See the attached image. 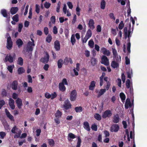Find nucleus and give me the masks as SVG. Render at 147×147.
<instances>
[{
    "mask_svg": "<svg viewBox=\"0 0 147 147\" xmlns=\"http://www.w3.org/2000/svg\"><path fill=\"white\" fill-rule=\"evenodd\" d=\"M127 77L128 78H131V75H132V70L131 69L129 70V71H128L127 73Z\"/></svg>",
    "mask_w": 147,
    "mask_h": 147,
    "instance_id": "nucleus-53",
    "label": "nucleus"
},
{
    "mask_svg": "<svg viewBox=\"0 0 147 147\" xmlns=\"http://www.w3.org/2000/svg\"><path fill=\"white\" fill-rule=\"evenodd\" d=\"M71 105L68 99L66 100L63 105V107L65 110H67L71 108Z\"/></svg>",
    "mask_w": 147,
    "mask_h": 147,
    "instance_id": "nucleus-7",
    "label": "nucleus"
},
{
    "mask_svg": "<svg viewBox=\"0 0 147 147\" xmlns=\"http://www.w3.org/2000/svg\"><path fill=\"white\" fill-rule=\"evenodd\" d=\"M17 63L20 65H23V59L21 57H20L18 58Z\"/></svg>",
    "mask_w": 147,
    "mask_h": 147,
    "instance_id": "nucleus-36",
    "label": "nucleus"
},
{
    "mask_svg": "<svg viewBox=\"0 0 147 147\" xmlns=\"http://www.w3.org/2000/svg\"><path fill=\"white\" fill-rule=\"evenodd\" d=\"M112 114L111 111L107 110L104 112L102 115V117L104 118H105L107 117H109L111 116Z\"/></svg>",
    "mask_w": 147,
    "mask_h": 147,
    "instance_id": "nucleus-9",
    "label": "nucleus"
},
{
    "mask_svg": "<svg viewBox=\"0 0 147 147\" xmlns=\"http://www.w3.org/2000/svg\"><path fill=\"white\" fill-rule=\"evenodd\" d=\"M9 105L12 109H14L15 108V106L14 105V101L11 98H10L9 100Z\"/></svg>",
    "mask_w": 147,
    "mask_h": 147,
    "instance_id": "nucleus-15",
    "label": "nucleus"
},
{
    "mask_svg": "<svg viewBox=\"0 0 147 147\" xmlns=\"http://www.w3.org/2000/svg\"><path fill=\"white\" fill-rule=\"evenodd\" d=\"M88 45L91 48H93L94 47V42L92 39H91L89 41Z\"/></svg>",
    "mask_w": 147,
    "mask_h": 147,
    "instance_id": "nucleus-34",
    "label": "nucleus"
},
{
    "mask_svg": "<svg viewBox=\"0 0 147 147\" xmlns=\"http://www.w3.org/2000/svg\"><path fill=\"white\" fill-rule=\"evenodd\" d=\"M59 86L60 90L62 92H64L65 91L66 88L64 86L63 83H60L59 84Z\"/></svg>",
    "mask_w": 147,
    "mask_h": 147,
    "instance_id": "nucleus-24",
    "label": "nucleus"
},
{
    "mask_svg": "<svg viewBox=\"0 0 147 147\" xmlns=\"http://www.w3.org/2000/svg\"><path fill=\"white\" fill-rule=\"evenodd\" d=\"M18 85V82L17 81H14L12 84L11 88L13 89L16 90L17 88Z\"/></svg>",
    "mask_w": 147,
    "mask_h": 147,
    "instance_id": "nucleus-22",
    "label": "nucleus"
},
{
    "mask_svg": "<svg viewBox=\"0 0 147 147\" xmlns=\"http://www.w3.org/2000/svg\"><path fill=\"white\" fill-rule=\"evenodd\" d=\"M124 30L125 38H126L127 36L129 38L130 37L131 33L130 31H128L127 28V27H125L124 29Z\"/></svg>",
    "mask_w": 147,
    "mask_h": 147,
    "instance_id": "nucleus-16",
    "label": "nucleus"
},
{
    "mask_svg": "<svg viewBox=\"0 0 147 147\" xmlns=\"http://www.w3.org/2000/svg\"><path fill=\"white\" fill-rule=\"evenodd\" d=\"M51 98L52 99L55 98L57 96L56 92H54L51 94Z\"/></svg>",
    "mask_w": 147,
    "mask_h": 147,
    "instance_id": "nucleus-62",
    "label": "nucleus"
},
{
    "mask_svg": "<svg viewBox=\"0 0 147 147\" xmlns=\"http://www.w3.org/2000/svg\"><path fill=\"white\" fill-rule=\"evenodd\" d=\"M119 127L117 124L113 125L111 127V132H117L119 130Z\"/></svg>",
    "mask_w": 147,
    "mask_h": 147,
    "instance_id": "nucleus-12",
    "label": "nucleus"
},
{
    "mask_svg": "<svg viewBox=\"0 0 147 147\" xmlns=\"http://www.w3.org/2000/svg\"><path fill=\"white\" fill-rule=\"evenodd\" d=\"M106 91V90L105 89H101L98 93L97 97L98 98L100 97Z\"/></svg>",
    "mask_w": 147,
    "mask_h": 147,
    "instance_id": "nucleus-29",
    "label": "nucleus"
},
{
    "mask_svg": "<svg viewBox=\"0 0 147 147\" xmlns=\"http://www.w3.org/2000/svg\"><path fill=\"white\" fill-rule=\"evenodd\" d=\"M16 44L19 47L22 46L23 44V42L20 39H18L16 41Z\"/></svg>",
    "mask_w": 147,
    "mask_h": 147,
    "instance_id": "nucleus-31",
    "label": "nucleus"
},
{
    "mask_svg": "<svg viewBox=\"0 0 147 147\" xmlns=\"http://www.w3.org/2000/svg\"><path fill=\"white\" fill-rule=\"evenodd\" d=\"M52 39V37L51 35H48L46 38V41L48 42L49 43L51 42Z\"/></svg>",
    "mask_w": 147,
    "mask_h": 147,
    "instance_id": "nucleus-49",
    "label": "nucleus"
},
{
    "mask_svg": "<svg viewBox=\"0 0 147 147\" xmlns=\"http://www.w3.org/2000/svg\"><path fill=\"white\" fill-rule=\"evenodd\" d=\"M14 65H8L7 67V69L11 73H12L13 71V69L14 67Z\"/></svg>",
    "mask_w": 147,
    "mask_h": 147,
    "instance_id": "nucleus-40",
    "label": "nucleus"
},
{
    "mask_svg": "<svg viewBox=\"0 0 147 147\" xmlns=\"http://www.w3.org/2000/svg\"><path fill=\"white\" fill-rule=\"evenodd\" d=\"M44 32L45 34L47 35L49 33L48 28L47 27H45L44 28Z\"/></svg>",
    "mask_w": 147,
    "mask_h": 147,
    "instance_id": "nucleus-64",
    "label": "nucleus"
},
{
    "mask_svg": "<svg viewBox=\"0 0 147 147\" xmlns=\"http://www.w3.org/2000/svg\"><path fill=\"white\" fill-rule=\"evenodd\" d=\"M49 56L47 52L45 53V55L44 57L40 59L41 62L44 63H46L49 61Z\"/></svg>",
    "mask_w": 147,
    "mask_h": 147,
    "instance_id": "nucleus-4",
    "label": "nucleus"
},
{
    "mask_svg": "<svg viewBox=\"0 0 147 147\" xmlns=\"http://www.w3.org/2000/svg\"><path fill=\"white\" fill-rule=\"evenodd\" d=\"M95 86V82L94 81H92L91 82L90 85L89 86V88L90 90H93Z\"/></svg>",
    "mask_w": 147,
    "mask_h": 147,
    "instance_id": "nucleus-37",
    "label": "nucleus"
},
{
    "mask_svg": "<svg viewBox=\"0 0 147 147\" xmlns=\"http://www.w3.org/2000/svg\"><path fill=\"white\" fill-rule=\"evenodd\" d=\"M54 47L55 50L57 51L59 50L60 49V44L59 42L56 40L54 42Z\"/></svg>",
    "mask_w": 147,
    "mask_h": 147,
    "instance_id": "nucleus-21",
    "label": "nucleus"
},
{
    "mask_svg": "<svg viewBox=\"0 0 147 147\" xmlns=\"http://www.w3.org/2000/svg\"><path fill=\"white\" fill-rule=\"evenodd\" d=\"M119 118L118 115H116L113 117V122L115 123H117L119 121Z\"/></svg>",
    "mask_w": 147,
    "mask_h": 147,
    "instance_id": "nucleus-28",
    "label": "nucleus"
},
{
    "mask_svg": "<svg viewBox=\"0 0 147 147\" xmlns=\"http://www.w3.org/2000/svg\"><path fill=\"white\" fill-rule=\"evenodd\" d=\"M92 65L94 66L96 65V63L97 60L94 57H92L91 60Z\"/></svg>",
    "mask_w": 147,
    "mask_h": 147,
    "instance_id": "nucleus-44",
    "label": "nucleus"
},
{
    "mask_svg": "<svg viewBox=\"0 0 147 147\" xmlns=\"http://www.w3.org/2000/svg\"><path fill=\"white\" fill-rule=\"evenodd\" d=\"M111 33L114 36H116L117 34L116 30L113 28L111 29Z\"/></svg>",
    "mask_w": 147,
    "mask_h": 147,
    "instance_id": "nucleus-52",
    "label": "nucleus"
},
{
    "mask_svg": "<svg viewBox=\"0 0 147 147\" xmlns=\"http://www.w3.org/2000/svg\"><path fill=\"white\" fill-rule=\"evenodd\" d=\"M112 50L113 57L118 55L117 51L115 48H113L112 49Z\"/></svg>",
    "mask_w": 147,
    "mask_h": 147,
    "instance_id": "nucleus-50",
    "label": "nucleus"
},
{
    "mask_svg": "<svg viewBox=\"0 0 147 147\" xmlns=\"http://www.w3.org/2000/svg\"><path fill=\"white\" fill-rule=\"evenodd\" d=\"M115 40L116 45L117 46H119L121 44L120 40L117 38H115Z\"/></svg>",
    "mask_w": 147,
    "mask_h": 147,
    "instance_id": "nucleus-60",
    "label": "nucleus"
},
{
    "mask_svg": "<svg viewBox=\"0 0 147 147\" xmlns=\"http://www.w3.org/2000/svg\"><path fill=\"white\" fill-rule=\"evenodd\" d=\"M88 26L92 30L94 28V22L93 20L90 19L89 20L88 23Z\"/></svg>",
    "mask_w": 147,
    "mask_h": 147,
    "instance_id": "nucleus-14",
    "label": "nucleus"
},
{
    "mask_svg": "<svg viewBox=\"0 0 147 147\" xmlns=\"http://www.w3.org/2000/svg\"><path fill=\"white\" fill-rule=\"evenodd\" d=\"M124 26V24L123 23V21H121V22L119 25L118 28L120 30H122Z\"/></svg>",
    "mask_w": 147,
    "mask_h": 147,
    "instance_id": "nucleus-47",
    "label": "nucleus"
},
{
    "mask_svg": "<svg viewBox=\"0 0 147 147\" xmlns=\"http://www.w3.org/2000/svg\"><path fill=\"white\" fill-rule=\"evenodd\" d=\"M94 117L97 120H100L101 119V117L100 115L97 113H96L95 114Z\"/></svg>",
    "mask_w": 147,
    "mask_h": 147,
    "instance_id": "nucleus-46",
    "label": "nucleus"
},
{
    "mask_svg": "<svg viewBox=\"0 0 147 147\" xmlns=\"http://www.w3.org/2000/svg\"><path fill=\"white\" fill-rule=\"evenodd\" d=\"M75 110L77 113L80 112L82 111V108L81 107H76L75 108Z\"/></svg>",
    "mask_w": 147,
    "mask_h": 147,
    "instance_id": "nucleus-41",
    "label": "nucleus"
},
{
    "mask_svg": "<svg viewBox=\"0 0 147 147\" xmlns=\"http://www.w3.org/2000/svg\"><path fill=\"white\" fill-rule=\"evenodd\" d=\"M5 112L7 117L11 121L13 120L14 118L13 116L11 115L7 109H5Z\"/></svg>",
    "mask_w": 147,
    "mask_h": 147,
    "instance_id": "nucleus-20",
    "label": "nucleus"
},
{
    "mask_svg": "<svg viewBox=\"0 0 147 147\" xmlns=\"http://www.w3.org/2000/svg\"><path fill=\"white\" fill-rule=\"evenodd\" d=\"M13 20L17 22L19 20L18 15L17 14L14 16L12 18Z\"/></svg>",
    "mask_w": 147,
    "mask_h": 147,
    "instance_id": "nucleus-45",
    "label": "nucleus"
},
{
    "mask_svg": "<svg viewBox=\"0 0 147 147\" xmlns=\"http://www.w3.org/2000/svg\"><path fill=\"white\" fill-rule=\"evenodd\" d=\"M126 86L127 88L128 89H129L130 90H131V87H132V82H131L130 80L127 79L126 82Z\"/></svg>",
    "mask_w": 147,
    "mask_h": 147,
    "instance_id": "nucleus-18",
    "label": "nucleus"
},
{
    "mask_svg": "<svg viewBox=\"0 0 147 147\" xmlns=\"http://www.w3.org/2000/svg\"><path fill=\"white\" fill-rule=\"evenodd\" d=\"M76 40L75 39V35L74 34H72L71 38V42L73 45H74L75 43Z\"/></svg>",
    "mask_w": 147,
    "mask_h": 147,
    "instance_id": "nucleus-32",
    "label": "nucleus"
},
{
    "mask_svg": "<svg viewBox=\"0 0 147 147\" xmlns=\"http://www.w3.org/2000/svg\"><path fill=\"white\" fill-rule=\"evenodd\" d=\"M91 129L93 130L96 131L97 129V126L95 124L92 125L91 126Z\"/></svg>",
    "mask_w": 147,
    "mask_h": 147,
    "instance_id": "nucleus-59",
    "label": "nucleus"
},
{
    "mask_svg": "<svg viewBox=\"0 0 147 147\" xmlns=\"http://www.w3.org/2000/svg\"><path fill=\"white\" fill-rule=\"evenodd\" d=\"M106 3L104 0H102L100 2V8L103 9H105Z\"/></svg>",
    "mask_w": 147,
    "mask_h": 147,
    "instance_id": "nucleus-30",
    "label": "nucleus"
},
{
    "mask_svg": "<svg viewBox=\"0 0 147 147\" xmlns=\"http://www.w3.org/2000/svg\"><path fill=\"white\" fill-rule=\"evenodd\" d=\"M132 104L131 103L130 99L129 98H127L126 100L125 104V107L126 109H127L129 107H131Z\"/></svg>",
    "mask_w": 147,
    "mask_h": 147,
    "instance_id": "nucleus-13",
    "label": "nucleus"
},
{
    "mask_svg": "<svg viewBox=\"0 0 147 147\" xmlns=\"http://www.w3.org/2000/svg\"><path fill=\"white\" fill-rule=\"evenodd\" d=\"M50 6L51 3L47 2H46L44 4V6L47 9L49 8Z\"/></svg>",
    "mask_w": 147,
    "mask_h": 147,
    "instance_id": "nucleus-56",
    "label": "nucleus"
},
{
    "mask_svg": "<svg viewBox=\"0 0 147 147\" xmlns=\"http://www.w3.org/2000/svg\"><path fill=\"white\" fill-rule=\"evenodd\" d=\"M25 72V70L22 67L19 68L18 70V74H21Z\"/></svg>",
    "mask_w": 147,
    "mask_h": 147,
    "instance_id": "nucleus-38",
    "label": "nucleus"
},
{
    "mask_svg": "<svg viewBox=\"0 0 147 147\" xmlns=\"http://www.w3.org/2000/svg\"><path fill=\"white\" fill-rule=\"evenodd\" d=\"M92 32L90 30L88 29L87 31L84 38L82 39L83 43H86L87 40L91 36Z\"/></svg>",
    "mask_w": 147,
    "mask_h": 147,
    "instance_id": "nucleus-3",
    "label": "nucleus"
},
{
    "mask_svg": "<svg viewBox=\"0 0 147 147\" xmlns=\"http://www.w3.org/2000/svg\"><path fill=\"white\" fill-rule=\"evenodd\" d=\"M63 63V60L62 59L59 60L57 61L58 67L59 68H61Z\"/></svg>",
    "mask_w": 147,
    "mask_h": 147,
    "instance_id": "nucleus-35",
    "label": "nucleus"
},
{
    "mask_svg": "<svg viewBox=\"0 0 147 147\" xmlns=\"http://www.w3.org/2000/svg\"><path fill=\"white\" fill-rule=\"evenodd\" d=\"M31 40L32 42L29 41L26 47L27 51L28 53L32 51L33 47L35 45L34 40L32 38H31Z\"/></svg>",
    "mask_w": 147,
    "mask_h": 147,
    "instance_id": "nucleus-2",
    "label": "nucleus"
},
{
    "mask_svg": "<svg viewBox=\"0 0 147 147\" xmlns=\"http://www.w3.org/2000/svg\"><path fill=\"white\" fill-rule=\"evenodd\" d=\"M63 13L65 14H66L67 13V6L66 4H64L63 7Z\"/></svg>",
    "mask_w": 147,
    "mask_h": 147,
    "instance_id": "nucleus-54",
    "label": "nucleus"
},
{
    "mask_svg": "<svg viewBox=\"0 0 147 147\" xmlns=\"http://www.w3.org/2000/svg\"><path fill=\"white\" fill-rule=\"evenodd\" d=\"M101 52L103 54L107 56H109L111 54V52L109 50H107L106 48L104 47L102 48L101 49Z\"/></svg>",
    "mask_w": 147,
    "mask_h": 147,
    "instance_id": "nucleus-11",
    "label": "nucleus"
},
{
    "mask_svg": "<svg viewBox=\"0 0 147 147\" xmlns=\"http://www.w3.org/2000/svg\"><path fill=\"white\" fill-rule=\"evenodd\" d=\"M40 6L39 5L36 4V12L37 13H38L40 12Z\"/></svg>",
    "mask_w": 147,
    "mask_h": 147,
    "instance_id": "nucleus-55",
    "label": "nucleus"
},
{
    "mask_svg": "<svg viewBox=\"0 0 147 147\" xmlns=\"http://www.w3.org/2000/svg\"><path fill=\"white\" fill-rule=\"evenodd\" d=\"M51 20L53 23L54 24L55 21V17L54 16H52L51 18Z\"/></svg>",
    "mask_w": 147,
    "mask_h": 147,
    "instance_id": "nucleus-63",
    "label": "nucleus"
},
{
    "mask_svg": "<svg viewBox=\"0 0 147 147\" xmlns=\"http://www.w3.org/2000/svg\"><path fill=\"white\" fill-rule=\"evenodd\" d=\"M13 61V58L10 55H7L4 60V62H6L8 61L10 63H12Z\"/></svg>",
    "mask_w": 147,
    "mask_h": 147,
    "instance_id": "nucleus-10",
    "label": "nucleus"
},
{
    "mask_svg": "<svg viewBox=\"0 0 147 147\" xmlns=\"http://www.w3.org/2000/svg\"><path fill=\"white\" fill-rule=\"evenodd\" d=\"M76 92L75 90H73L71 92L70 96V100L71 101H74L76 98Z\"/></svg>",
    "mask_w": 147,
    "mask_h": 147,
    "instance_id": "nucleus-8",
    "label": "nucleus"
},
{
    "mask_svg": "<svg viewBox=\"0 0 147 147\" xmlns=\"http://www.w3.org/2000/svg\"><path fill=\"white\" fill-rule=\"evenodd\" d=\"M84 127L85 129L88 131H89L90 130V128L89 126L88 123L87 122H85L84 123Z\"/></svg>",
    "mask_w": 147,
    "mask_h": 147,
    "instance_id": "nucleus-26",
    "label": "nucleus"
},
{
    "mask_svg": "<svg viewBox=\"0 0 147 147\" xmlns=\"http://www.w3.org/2000/svg\"><path fill=\"white\" fill-rule=\"evenodd\" d=\"M119 63L113 61L111 63V66L114 68H117L119 67Z\"/></svg>",
    "mask_w": 147,
    "mask_h": 147,
    "instance_id": "nucleus-19",
    "label": "nucleus"
},
{
    "mask_svg": "<svg viewBox=\"0 0 147 147\" xmlns=\"http://www.w3.org/2000/svg\"><path fill=\"white\" fill-rule=\"evenodd\" d=\"M6 136V133L5 132L3 131L0 132V138L3 139L5 136Z\"/></svg>",
    "mask_w": 147,
    "mask_h": 147,
    "instance_id": "nucleus-51",
    "label": "nucleus"
},
{
    "mask_svg": "<svg viewBox=\"0 0 147 147\" xmlns=\"http://www.w3.org/2000/svg\"><path fill=\"white\" fill-rule=\"evenodd\" d=\"M61 115L62 113L59 110L57 111L55 114L56 117L58 118H60Z\"/></svg>",
    "mask_w": 147,
    "mask_h": 147,
    "instance_id": "nucleus-43",
    "label": "nucleus"
},
{
    "mask_svg": "<svg viewBox=\"0 0 147 147\" xmlns=\"http://www.w3.org/2000/svg\"><path fill=\"white\" fill-rule=\"evenodd\" d=\"M130 47H131V43L130 42H129L127 43V50L128 51L129 53L130 52Z\"/></svg>",
    "mask_w": 147,
    "mask_h": 147,
    "instance_id": "nucleus-58",
    "label": "nucleus"
},
{
    "mask_svg": "<svg viewBox=\"0 0 147 147\" xmlns=\"http://www.w3.org/2000/svg\"><path fill=\"white\" fill-rule=\"evenodd\" d=\"M76 136L72 133H69L68 134V139L70 141H72V139H74L76 138Z\"/></svg>",
    "mask_w": 147,
    "mask_h": 147,
    "instance_id": "nucleus-23",
    "label": "nucleus"
},
{
    "mask_svg": "<svg viewBox=\"0 0 147 147\" xmlns=\"http://www.w3.org/2000/svg\"><path fill=\"white\" fill-rule=\"evenodd\" d=\"M1 13L4 17L7 18V11L5 9H3L1 11Z\"/></svg>",
    "mask_w": 147,
    "mask_h": 147,
    "instance_id": "nucleus-39",
    "label": "nucleus"
},
{
    "mask_svg": "<svg viewBox=\"0 0 147 147\" xmlns=\"http://www.w3.org/2000/svg\"><path fill=\"white\" fill-rule=\"evenodd\" d=\"M13 43L11 37H9L7 39V48L9 50H10L12 47Z\"/></svg>",
    "mask_w": 147,
    "mask_h": 147,
    "instance_id": "nucleus-6",
    "label": "nucleus"
},
{
    "mask_svg": "<svg viewBox=\"0 0 147 147\" xmlns=\"http://www.w3.org/2000/svg\"><path fill=\"white\" fill-rule=\"evenodd\" d=\"M11 132L12 133L15 134L14 137L15 138H19L22 133V131L19 129L16 125H14L11 130Z\"/></svg>",
    "mask_w": 147,
    "mask_h": 147,
    "instance_id": "nucleus-1",
    "label": "nucleus"
},
{
    "mask_svg": "<svg viewBox=\"0 0 147 147\" xmlns=\"http://www.w3.org/2000/svg\"><path fill=\"white\" fill-rule=\"evenodd\" d=\"M18 10V8L17 7H12L11 9V13L12 14H15Z\"/></svg>",
    "mask_w": 147,
    "mask_h": 147,
    "instance_id": "nucleus-27",
    "label": "nucleus"
},
{
    "mask_svg": "<svg viewBox=\"0 0 147 147\" xmlns=\"http://www.w3.org/2000/svg\"><path fill=\"white\" fill-rule=\"evenodd\" d=\"M117 85L118 86L120 87H121V80L119 78H118L117 80Z\"/></svg>",
    "mask_w": 147,
    "mask_h": 147,
    "instance_id": "nucleus-61",
    "label": "nucleus"
},
{
    "mask_svg": "<svg viewBox=\"0 0 147 147\" xmlns=\"http://www.w3.org/2000/svg\"><path fill=\"white\" fill-rule=\"evenodd\" d=\"M67 4L69 8L71 9L73 7V5L72 3L69 1L67 2Z\"/></svg>",
    "mask_w": 147,
    "mask_h": 147,
    "instance_id": "nucleus-57",
    "label": "nucleus"
},
{
    "mask_svg": "<svg viewBox=\"0 0 147 147\" xmlns=\"http://www.w3.org/2000/svg\"><path fill=\"white\" fill-rule=\"evenodd\" d=\"M114 61H115L118 62L120 63L121 61V57L120 55H117L113 57Z\"/></svg>",
    "mask_w": 147,
    "mask_h": 147,
    "instance_id": "nucleus-25",
    "label": "nucleus"
},
{
    "mask_svg": "<svg viewBox=\"0 0 147 147\" xmlns=\"http://www.w3.org/2000/svg\"><path fill=\"white\" fill-rule=\"evenodd\" d=\"M48 143L49 145L51 146H53L55 144L54 141L51 139H48Z\"/></svg>",
    "mask_w": 147,
    "mask_h": 147,
    "instance_id": "nucleus-42",
    "label": "nucleus"
},
{
    "mask_svg": "<svg viewBox=\"0 0 147 147\" xmlns=\"http://www.w3.org/2000/svg\"><path fill=\"white\" fill-rule=\"evenodd\" d=\"M16 102L18 108L19 109H21L22 104V100L19 98H18L16 101Z\"/></svg>",
    "mask_w": 147,
    "mask_h": 147,
    "instance_id": "nucleus-17",
    "label": "nucleus"
},
{
    "mask_svg": "<svg viewBox=\"0 0 147 147\" xmlns=\"http://www.w3.org/2000/svg\"><path fill=\"white\" fill-rule=\"evenodd\" d=\"M119 96L122 102H124L125 99V94L123 92H121L120 93Z\"/></svg>",
    "mask_w": 147,
    "mask_h": 147,
    "instance_id": "nucleus-33",
    "label": "nucleus"
},
{
    "mask_svg": "<svg viewBox=\"0 0 147 147\" xmlns=\"http://www.w3.org/2000/svg\"><path fill=\"white\" fill-rule=\"evenodd\" d=\"M101 63L106 65H109V60L107 57L105 55H103L101 57Z\"/></svg>",
    "mask_w": 147,
    "mask_h": 147,
    "instance_id": "nucleus-5",
    "label": "nucleus"
},
{
    "mask_svg": "<svg viewBox=\"0 0 147 147\" xmlns=\"http://www.w3.org/2000/svg\"><path fill=\"white\" fill-rule=\"evenodd\" d=\"M78 140L76 147H80L81 143V140L80 137H78Z\"/></svg>",
    "mask_w": 147,
    "mask_h": 147,
    "instance_id": "nucleus-48",
    "label": "nucleus"
}]
</instances>
